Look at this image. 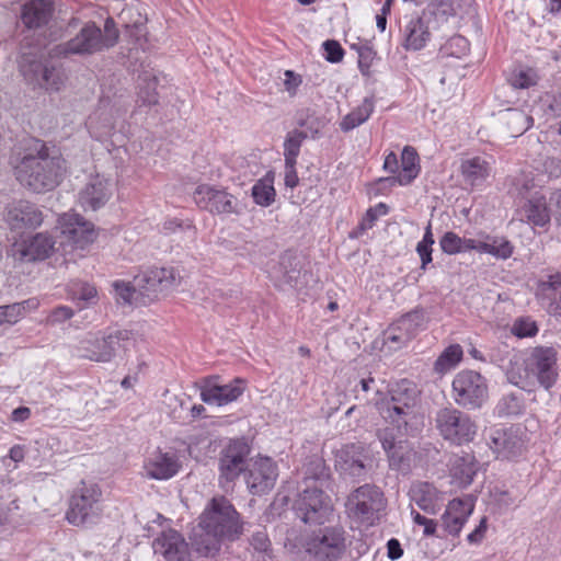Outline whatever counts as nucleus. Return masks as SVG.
Instances as JSON below:
<instances>
[{"label":"nucleus","instance_id":"nucleus-1","mask_svg":"<svg viewBox=\"0 0 561 561\" xmlns=\"http://www.w3.org/2000/svg\"><path fill=\"white\" fill-rule=\"evenodd\" d=\"M244 522L230 500L224 495L209 500L188 535L197 558H216L225 541L238 540Z\"/></svg>","mask_w":561,"mask_h":561},{"label":"nucleus","instance_id":"nucleus-2","mask_svg":"<svg viewBox=\"0 0 561 561\" xmlns=\"http://www.w3.org/2000/svg\"><path fill=\"white\" fill-rule=\"evenodd\" d=\"M12 159L16 181L38 194L57 187L66 172L64 158L51 152L47 144L37 138L22 140Z\"/></svg>","mask_w":561,"mask_h":561},{"label":"nucleus","instance_id":"nucleus-3","mask_svg":"<svg viewBox=\"0 0 561 561\" xmlns=\"http://www.w3.org/2000/svg\"><path fill=\"white\" fill-rule=\"evenodd\" d=\"M119 37L112 18L104 23V31L95 22H87L79 32L65 43L54 46L49 55L53 58L88 57L114 47Z\"/></svg>","mask_w":561,"mask_h":561},{"label":"nucleus","instance_id":"nucleus-4","mask_svg":"<svg viewBox=\"0 0 561 561\" xmlns=\"http://www.w3.org/2000/svg\"><path fill=\"white\" fill-rule=\"evenodd\" d=\"M557 351L551 346L529 348L523 357V368L511 367L506 375L511 383L525 389L535 381L546 390L554 386L558 379Z\"/></svg>","mask_w":561,"mask_h":561},{"label":"nucleus","instance_id":"nucleus-5","mask_svg":"<svg viewBox=\"0 0 561 561\" xmlns=\"http://www.w3.org/2000/svg\"><path fill=\"white\" fill-rule=\"evenodd\" d=\"M389 398L376 403L380 415L396 424L398 430L408 424V417L413 413L420 390L416 383L410 379H400L389 385Z\"/></svg>","mask_w":561,"mask_h":561},{"label":"nucleus","instance_id":"nucleus-6","mask_svg":"<svg viewBox=\"0 0 561 561\" xmlns=\"http://www.w3.org/2000/svg\"><path fill=\"white\" fill-rule=\"evenodd\" d=\"M300 547L310 561H337L345 552L344 530L340 527H324L306 534Z\"/></svg>","mask_w":561,"mask_h":561},{"label":"nucleus","instance_id":"nucleus-7","mask_svg":"<svg viewBox=\"0 0 561 561\" xmlns=\"http://www.w3.org/2000/svg\"><path fill=\"white\" fill-rule=\"evenodd\" d=\"M135 344L133 332L117 330L102 337L82 340L78 346L82 358L99 363H108L126 354Z\"/></svg>","mask_w":561,"mask_h":561},{"label":"nucleus","instance_id":"nucleus-8","mask_svg":"<svg viewBox=\"0 0 561 561\" xmlns=\"http://www.w3.org/2000/svg\"><path fill=\"white\" fill-rule=\"evenodd\" d=\"M101 500L102 491L96 483L81 481L70 497L67 520L75 526L94 524L102 513Z\"/></svg>","mask_w":561,"mask_h":561},{"label":"nucleus","instance_id":"nucleus-9","mask_svg":"<svg viewBox=\"0 0 561 561\" xmlns=\"http://www.w3.org/2000/svg\"><path fill=\"white\" fill-rule=\"evenodd\" d=\"M435 427L451 445L461 446L472 442L478 426L471 416L455 408H443L436 412Z\"/></svg>","mask_w":561,"mask_h":561},{"label":"nucleus","instance_id":"nucleus-10","mask_svg":"<svg viewBox=\"0 0 561 561\" xmlns=\"http://www.w3.org/2000/svg\"><path fill=\"white\" fill-rule=\"evenodd\" d=\"M455 402L466 409H479L488 400L486 379L478 371L463 369L457 373L451 382Z\"/></svg>","mask_w":561,"mask_h":561},{"label":"nucleus","instance_id":"nucleus-11","mask_svg":"<svg viewBox=\"0 0 561 561\" xmlns=\"http://www.w3.org/2000/svg\"><path fill=\"white\" fill-rule=\"evenodd\" d=\"M296 516L305 524L323 525L329 520L333 506L331 499L318 485H307L295 501Z\"/></svg>","mask_w":561,"mask_h":561},{"label":"nucleus","instance_id":"nucleus-12","mask_svg":"<svg viewBox=\"0 0 561 561\" xmlns=\"http://www.w3.org/2000/svg\"><path fill=\"white\" fill-rule=\"evenodd\" d=\"M179 274L172 267H150L134 277L138 296L142 304H148L158 297L159 293L174 287Z\"/></svg>","mask_w":561,"mask_h":561},{"label":"nucleus","instance_id":"nucleus-13","mask_svg":"<svg viewBox=\"0 0 561 561\" xmlns=\"http://www.w3.org/2000/svg\"><path fill=\"white\" fill-rule=\"evenodd\" d=\"M383 492L376 485L365 484L353 493L355 516L367 526L375 525L386 508Z\"/></svg>","mask_w":561,"mask_h":561},{"label":"nucleus","instance_id":"nucleus-14","mask_svg":"<svg viewBox=\"0 0 561 561\" xmlns=\"http://www.w3.org/2000/svg\"><path fill=\"white\" fill-rule=\"evenodd\" d=\"M193 198L201 209L215 215H239L241 213L238 198L225 188L202 184L196 187Z\"/></svg>","mask_w":561,"mask_h":561},{"label":"nucleus","instance_id":"nucleus-15","mask_svg":"<svg viewBox=\"0 0 561 561\" xmlns=\"http://www.w3.org/2000/svg\"><path fill=\"white\" fill-rule=\"evenodd\" d=\"M278 478L277 463L271 457L250 459L244 472V481L250 493L262 495L271 491Z\"/></svg>","mask_w":561,"mask_h":561},{"label":"nucleus","instance_id":"nucleus-16","mask_svg":"<svg viewBox=\"0 0 561 561\" xmlns=\"http://www.w3.org/2000/svg\"><path fill=\"white\" fill-rule=\"evenodd\" d=\"M249 454L250 447L242 439H233L222 449L219 458L220 483L234 482L241 473L244 474Z\"/></svg>","mask_w":561,"mask_h":561},{"label":"nucleus","instance_id":"nucleus-17","mask_svg":"<svg viewBox=\"0 0 561 561\" xmlns=\"http://www.w3.org/2000/svg\"><path fill=\"white\" fill-rule=\"evenodd\" d=\"M156 554L162 556L165 561H192L191 541L175 529L162 530L152 541Z\"/></svg>","mask_w":561,"mask_h":561},{"label":"nucleus","instance_id":"nucleus-18","mask_svg":"<svg viewBox=\"0 0 561 561\" xmlns=\"http://www.w3.org/2000/svg\"><path fill=\"white\" fill-rule=\"evenodd\" d=\"M218 379V376H210L203 379L199 386L203 402L220 407L236 401L244 392V380L236 378L229 383L219 385Z\"/></svg>","mask_w":561,"mask_h":561},{"label":"nucleus","instance_id":"nucleus-19","mask_svg":"<svg viewBox=\"0 0 561 561\" xmlns=\"http://www.w3.org/2000/svg\"><path fill=\"white\" fill-rule=\"evenodd\" d=\"M488 445L497 458L505 459H514L526 449L519 430L513 426L510 428H491Z\"/></svg>","mask_w":561,"mask_h":561},{"label":"nucleus","instance_id":"nucleus-20","mask_svg":"<svg viewBox=\"0 0 561 561\" xmlns=\"http://www.w3.org/2000/svg\"><path fill=\"white\" fill-rule=\"evenodd\" d=\"M476 500L474 495L467 494L449 501L442 515V525L448 535L453 537L460 535L474 510Z\"/></svg>","mask_w":561,"mask_h":561},{"label":"nucleus","instance_id":"nucleus-21","mask_svg":"<svg viewBox=\"0 0 561 561\" xmlns=\"http://www.w3.org/2000/svg\"><path fill=\"white\" fill-rule=\"evenodd\" d=\"M378 437L388 456L389 467L397 471L408 472L412 455L409 443L405 439L398 438L393 428L390 427L380 431Z\"/></svg>","mask_w":561,"mask_h":561},{"label":"nucleus","instance_id":"nucleus-22","mask_svg":"<svg viewBox=\"0 0 561 561\" xmlns=\"http://www.w3.org/2000/svg\"><path fill=\"white\" fill-rule=\"evenodd\" d=\"M301 261L293 253H285L271 271V280L283 291L295 290L301 284Z\"/></svg>","mask_w":561,"mask_h":561},{"label":"nucleus","instance_id":"nucleus-23","mask_svg":"<svg viewBox=\"0 0 561 561\" xmlns=\"http://www.w3.org/2000/svg\"><path fill=\"white\" fill-rule=\"evenodd\" d=\"M53 12L54 7L49 0H30L22 7L21 21L25 28L46 38Z\"/></svg>","mask_w":561,"mask_h":561},{"label":"nucleus","instance_id":"nucleus-24","mask_svg":"<svg viewBox=\"0 0 561 561\" xmlns=\"http://www.w3.org/2000/svg\"><path fill=\"white\" fill-rule=\"evenodd\" d=\"M59 224L61 233L77 248L83 249L95 239L94 226L87 221L81 215L75 213L64 214Z\"/></svg>","mask_w":561,"mask_h":561},{"label":"nucleus","instance_id":"nucleus-25","mask_svg":"<svg viewBox=\"0 0 561 561\" xmlns=\"http://www.w3.org/2000/svg\"><path fill=\"white\" fill-rule=\"evenodd\" d=\"M7 221L12 230L35 229L43 222V215L36 205L19 201L9 207Z\"/></svg>","mask_w":561,"mask_h":561},{"label":"nucleus","instance_id":"nucleus-26","mask_svg":"<svg viewBox=\"0 0 561 561\" xmlns=\"http://www.w3.org/2000/svg\"><path fill=\"white\" fill-rule=\"evenodd\" d=\"M451 482L458 488H467L473 482L479 470V462L473 454H454L448 461Z\"/></svg>","mask_w":561,"mask_h":561},{"label":"nucleus","instance_id":"nucleus-27","mask_svg":"<svg viewBox=\"0 0 561 561\" xmlns=\"http://www.w3.org/2000/svg\"><path fill=\"white\" fill-rule=\"evenodd\" d=\"M111 195L110 182L100 175H95L80 191L79 203L85 210H98L108 202Z\"/></svg>","mask_w":561,"mask_h":561},{"label":"nucleus","instance_id":"nucleus-28","mask_svg":"<svg viewBox=\"0 0 561 561\" xmlns=\"http://www.w3.org/2000/svg\"><path fill=\"white\" fill-rule=\"evenodd\" d=\"M431 37L428 22L420 15H412L402 30V47L405 50H421L426 47Z\"/></svg>","mask_w":561,"mask_h":561},{"label":"nucleus","instance_id":"nucleus-29","mask_svg":"<svg viewBox=\"0 0 561 561\" xmlns=\"http://www.w3.org/2000/svg\"><path fill=\"white\" fill-rule=\"evenodd\" d=\"M181 465L175 453H154L145 463L148 477L156 480H167L179 472Z\"/></svg>","mask_w":561,"mask_h":561},{"label":"nucleus","instance_id":"nucleus-30","mask_svg":"<svg viewBox=\"0 0 561 561\" xmlns=\"http://www.w3.org/2000/svg\"><path fill=\"white\" fill-rule=\"evenodd\" d=\"M411 500L425 513L435 515L442 505V493L428 482H416L410 489Z\"/></svg>","mask_w":561,"mask_h":561},{"label":"nucleus","instance_id":"nucleus-31","mask_svg":"<svg viewBox=\"0 0 561 561\" xmlns=\"http://www.w3.org/2000/svg\"><path fill=\"white\" fill-rule=\"evenodd\" d=\"M55 241L47 233H37L30 240L24 241L19 249L21 259L27 262L42 261L53 252Z\"/></svg>","mask_w":561,"mask_h":561},{"label":"nucleus","instance_id":"nucleus-32","mask_svg":"<svg viewBox=\"0 0 561 561\" xmlns=\"http://www.w3.org/2000/svg\"><path fill=\"white\" fill-rule=\"evenodd\" d=\"M461 175L472 187L481 186L492 173V164L482 157H472L462 161Z\"/></svg>","mask_w":561,"mask_h":561},{"label":"nucleus","instance_id":"nucleus-33","mask_svg":"<svg viewBox=\"0 0 561 561\" xmlns=\"http://www.w3.org/2000/svg\"><path fill=\"white\" fill-rule=\"evenodd\" d=\"M420 157L415 148L405 146L401 153V172L391 179L401 186L411 184L420 174Z\"/></svg>","mask_w":561,"mask_h":561},{"label":"nucleus","instance_id":"nucleus-34","mask_svg":"<svg viewBox=\"0 0 561 561\" xmlns=\"http://www.w3.org/2000/svg\"><path fill=\"white\" fill-rule=\"evenodd\" d=\"M520 220L534 226L543 227L550 220V214L545 197L528 199L519 209Z\"/></svg>","mask_w":561,"mask_h":561},{"label":"nucleus","instance_id":"nucleus-35","mask_svg":"<svg viewBox=\"0 0 561 561\" xmlns=\"http://www.w3.org/2000/svg\"><path fill=\"white\" fill-rule=\"evenodd\" d=\"M275 174L273 171L257 180L252 186L251 195L255 204L268 207L275 202L276 191L274 188Z\"/></svg>","mask_w":561,"mask_h":561},{"label":"nucleus","instance_id":"nucleus-36","mask_svg":"<svg viewBox=\"0 0 561 561\" xmlns=\"http://www.w3.org/2000/svg\"><path fill=\"white\" fill-rule=\"evenodd\" d=\"M159 81L151 71H144L138 76V102L151 106L158 104L159 94L157 91Z\"/></svg>","mask_w":561,"mask_h":561},{"label":"nucleus","instance_id":"nucleus-37","mask_svg":"<svg viewBox=\"0 0 561 561\" xmlns=\"http://www.w3.org/2000/svg\"><path fill=\"white\" fill-rule=\"evenodd\" d=\"M69 297L78 302L79 310L88 305L95 304L98 299V290L95 286L82 280H72L67 285Z\"/></svg>","mask_w":561,"mask_h":561},{"label":"nucleus","instance_id":"nucleus-38","mask_svg":"<svg viewBox=\"0 0 561 561\" xmlns=\"http://www.w3.org/2000/svg\"><path fill=\"white\" fill-rule=\"evenodd\" d=\"M463 351L459 344L448 345L437 357L434 363L433 370L439 376H444L455 369L462 360Z\"/></svg>","mask_w":561,"mask_h":561},{"label":"nucleus","instance_id":"nucleus-39","mask_svg":"<svg viewBox=\"0 0 561 561\" xmlns=\"http://www.w3.org/2000/svg\"><path fill=\"white\" fill-rule=\"evenodd\" d=\"M394 323L412 340L421 330L425 329V312L423 309H414L403 314Z\"/></svg>","mask_w":561,"mask_h":561},{"label":"nucleus","instance_id":"nucleus-40","mask_svg":"<svg viewBox=\"0 0 561 561\" xmlns=\"http://www.w3.org/2000/svg\"><path fill=\"white\" fill-rule=\"evenodd\" d=\"M307 137V131L300 129H293L287 133L284 141V158L286 165L291 168L293 164L297 163L300 148Z\"/></svg>","mask_w":561,"mask_h":561},{"label":"nucleus","instance_id":"nucleus-41","mask_svg":"<svg viewBox=\"0 0 561 561\" xmlns=\"http://www.w3.org/2000/svg\"><path fill=\"white\" fill-rule=\"evenodd\" d=\"M389 213V207L385 203H378L375 206L369 207L365 215L362 217L358 226L353 230V239L358 238L371 229L377 220L386 216Z\"/></svg>","mask_w":561,"mask_h":561},{"label":"nucleus","instance_id":"nucleus-42","mask_svg":"<svg viewBox=\"0 0 561 561\" xmlns=\"http://www.w3.org/2000/svg\"><path fill=\"white\" fill-rule=\"evenodd\" d=\"M329 477L325 462L318 456L310 457L305 465V484L310 485L309 481H312L314 485L322 488L325 479Z\"/></svg>","mask_w":561,"mask_h":561},{"label":"nucleus","instance_id":"nucleus-43","mask_svg":"<svg viewBox=\"0 0 561 561\" xmlns=\"http://www.w3.org/2000/svg\"><path fill=\"white\" fill-rule=\"evenodd\" d=\"M353 49L358 54L357 66L360 73L366 78H371L376 72V66L379 62L377 53L369 46H358L353 44Z\"/></svg>","mask_w":561,"mask_h":561},{"label":"nucleus","instance_id":"nucleus-44","mask_svg":"<svg viewBox=\"0 0 561 561\" xmlns=\"http://www.w3.org/2000/svg\"><path fill=\"white\" fill-rule=\"evenodd\" d=\"M435 243L433 231H432V222L428 221L424 229L423 238L416 244V253L421 260V270L426 271L427 265L432 263L433 257V245Z\"/></svg>","mask_w":561,"mask_h":561},{"label":"nucleus","instance_id":"nucleus-45","mask_svg":"<svg viewBox=\"0 0 561 561\" xmlns=\"http://www.w3.org/2000/svg\"><path fill=\"white\" fill-rule=\"evenodd\" d=\"M296 124L300 128H306L307 134L310 133L311 137H316L319 130L322 128V121L316 116V113L311 108H302L296 114Z\"/></svg>","mask_w":561,"mask_h":561},{"label":"nucleus","instance_id":"nucleus-46","mask_svg":"<svg viewBox=\"0 0 561 561\" xmlns=\"http://www.w3.org/2000/svg\"><path fill=\"white\" fill-rule=\"evenodd\" d=\"M539 328L531 317H519L512 324L511 332L518 339L534 337L537 335Z\"/></svg>","mask_w":561,"mask_h":561},{"label":"nucleus","instance_id":"nucleus-47","mask_svg":"<svg viewBox=\"0 0 561 561\" xmlns=\"http://www.w3.org/2000/svg\"><path fill=\"white\" fill-rule=\"evenodd\" d=\"M470 44L466 37L461 35L451 36L440 48V51L450 57L461 58L467 55Z\"/></svg>","mask_w":561,"mask_h":561},{"label":"nucleus","instance_id":"nucleus-48","mask_svg":"<svg viewBox=\"0 0 561 561\" xmlns=\"http://www.w3.org/2000/svg\"><path fill=\"white\" fill-rule=\"evenodd\" d=\"M409 335L398 329L396 323L391 324L383 333V344L391 351H397L410 342Z\"/></svg>","mask_w":561,"mask_h":561},{"label":"nucleus","instance_id":"nucleus-49","mask_svg":"<svg viewBox=\"0 0 561 561\" xmlns=\"http://www.w3.org/2000/svg\"><path fill=\"white\" fill-rule=\"evenodd\" d=\"M33 304V307H37V302L33 300H26L23 302H16L7 306H0V323L8 322L14 323L16 322L25 312V305Z\"/></svg>","mask_w":561,"mask_h":561},{"label":"nucleus","instance_id":"nucleus-50","mask_svg":"<svg viewBox=\"0 0 561 561\" xmlns=\"http://www.w3.org/2000/svg\"><path fill=\"white\" fill-rule=\"evenodd\" d=\"M75 314L76 311L71 307L59 305L48 311L44 319V323L48 327L61 325L72 319Z\"/></svg>","mask_w":561,"mask_h":561},{"label":"nucleus","instance_id":"nucleus-51","mask_svg":"<svg viewBox=\"0 0 561 561\" xmlns=\"http://www.w3.org/2000/svg\"><path fill=\"white\" fill-rule=\"evenodd\" d=\"M489 241V247L493 249V253H489L497 259H508L512 256L514 247L512 243L503 238V237H491L485 234V238Z\"/></svg>","mask_w":561,"mask_h":561},{"label":"nucleus","instance_id":"nucleus-52","mask_svg":"<svg viewBox=\"0 0 561 561\" xmlns=\"http://www.w3.org/2000/svg\"><path fill=\"white\" fill-rule=\"evenodd\" d=\"M42 79L47 90L58 91L64 84V73L53 65L46 64L42 70Z\"/></svg>","mask_w":561,"mask_h":561},{"label":"nucleus","instance_id":"nucleus-53","mask_svg":"<svg viewBox=\"0 0 561 561\" xmlns=\"http://www.w3.org/2000/svg\"><path fill=\"white\" fill-rule=\"evenodd\" d=\"M112 286L118 302L122 301L123 304H133L134 301L138 300L139 296L135 283L129 285L123 280H115Z\"/></svg>","mask_w":561,"mask_h":561},{"label":"nucleus","instance_id":"nucleus-54","mask_svg":"<svg viewBox=\"0 0 561 561\" xmlns=\"http://www.w3.org/2000/svg\"><path fill=\"white\" fill-rule=\"evenodd\" d=\"M533 118L523 111L508 110L507 124L512 126L517 134H524L533 126Z\"/></svg>","mask_w":561,"mask_h":561},{"label":"nucleus","instance_id":"nucleus-55","mask_svg":"<svg viewBox=\"0 0 561 561\" xmlns=\"http://www.w3.org/2000/svg\"><path fill=\"white\" fill-rule=\"evenodd\" d=\"M439 247L448 255L461 253V237L454 231H447L439 239Z\"/></svg>","mask_w":561,"mask_h":561},{"label":"nucleus","instance_id":"nucleus-56","mask_svg":"<svg viewBox=\"0 0 561 561\" xmlns=\"http://www.w3.org/2000/svg\"><path fill=\"white\" fill-rule=\"evenodd\" d=\"M375 108V101L373 96H367L363 100L355 111H353V128L365 123L371 115Z\"/></svg>","mask_w":561,"mask_h":561},{"label":"nucleus","instance_id":"nucleus-57","mask_svg":"<svg viewBox=\"0 0 561 561\" xmlns=\"http://www.w3.org/2000/svg\"><path fill=\"white\" fill-rule=\"evenodd\" d=\"M335 469L341 474H348L351 472V449L347 445L342 446L335 451Z\"/></svg>","mask_w":561,"mask_h":561},{"label":"nucleus","instance_id":"nucleus-58","mask_svg":"<svg viewBox=\"0 0 561 561\" xmlns=\"http://www.w3.org/2000/svg\"><path fill=\"white\" fill-rule=\"evenodd\" d=\"M324 57L329 62L335 64L342 60L344 56V49L339 42L328 39L323 43Z\"/></svg>","mask_w":561,"mask_h":561},{"label":"nucleus","instance_id":"nucleus-59","mask_svg":"<svg viewBox=\"0 0 561 561\" xmlns=\"http://www.w3.org/2000/svg\"><path fill=\"white\" fill-rule=\"evenodd\" d=\"M411 517H412L414 524L424 527V529H423L424 536H434L436 534V529H437L436 520L423 516L415 510L411 511Z\"/></svg>","mask_w":561,"mask_h":561},{"label":"nucleus","instance_id":"nucleus-60","mask_svg":"<svg viewBox=\"0 0 561 561\" xmlns=\"http://www.w3.org/2000/svg\"><path fill=\"white\" fill-rule=\"evenodd\" d=\"M250 545L257 552L266 553L271 549V540L265 530L254 533L250 539Z\"/></svg>","mask_w":561,"mask_h":561},{"label":"nucleus","instance_id":"nucleus-61","mask_svg":"<svg viewBox=\"0 0 561 561\" xmlns=\"http://www.w3.org/2000/svg\"><path fill=\"white\" fill-rule=\"evenodd\" d=\"M284 76L285 90L289 93L290 96L296 95L299 85L302 83L301 77L295 73L293 70H286Z\"/></svg>","mask_w":561,"mask_h":561},{"label":"nucleus","instance_id":"nucleus-62","mask_svg":"<svg viewBox=\"0 0 561 561\" xmlns=\"http://www.w3.org/2000/svg\"><path fill=\"white\" fill-rule=\"evenodd\" d=\"M488 530V518L484 516L480 519L479 525L467 536V540L471 545H479L485 537Z\"/></svg>","mask_w":561,"mask_h":561},{"label":"nucleus","instance_id":"nucleus-63","mask_svg":"<svg viewBox=\"0 0 561 561\" xmlns=\"http://www.w3.org/2000/svg\"><path fill=\"white\" fill-rule=\"evenodd\" d=\"M513 85L518 89H527L536 83L535 76L530 71H519L512 81Z\"/></svg>","mask_w":561,"mask_h":561},{"label":"nucleus","instance_id":"nucleus-64","mask_svg":"<svg viewBox=\"0 0 561 561\" xmlns=\"http://www.w3.org/2000/svg\"><path fill=\"white\" fill-rule=\"evenodd\" d=\"M163 229L167 232H175L178 229L192 230V229H194V225L191 220H181L179 218H170L164 221Z\"/></svg>","mask_w":561,"mask_h":561}]
</instances>
